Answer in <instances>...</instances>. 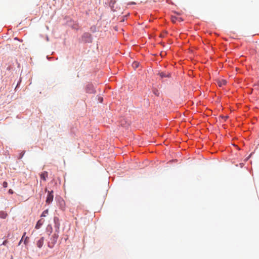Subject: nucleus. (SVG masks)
I'll list each match as a JSON object with an SVG mask.
<instances>
[{
	"instance_id": "nucleus-19",
	"label": "nucleus",
	"mask_w": 259,
	"mask_h": 259,
	"mask_svg": "<svg viewBox=\"0 0 259 259\" xmlns=\"http://www.w3.org/2000/svg\"><path fill=\"white\" fill-rule=\"evenodd\" d=\"M22 240H23V239H21V240L19 241V243H18V245H20L21 244V242H22Z\"/></svg>"
},
{
	"instance_id": "nucleus-2",
	"label": "nucleus",
	"mask_w": 259,
	"mask_h": 259,
	"mask_svg": "<svg viewBox=\"0 0 259 259\" xmlns=\"http://www.w3.org/2000/svg\"><path fill=\"white\" fill-rule=\"evenodd\" d=\"M40 179L44 181L47 180L48 177V173L47 171H45L40 174Z\"/></svg>"
},
{
	"instance_id": "nucleus-4",
	"label": "nucleus",
	"mask_w": 259,
	"mask_h": 259,
	"mask_svg": "<svg viewBox=\"0 0 259 259\" xmlns=\"http://www.w3.org/2000/svg\"><path fill=\"white\" fill-rule=\"evenodd\" d=\"M87 92L89 93H94V87L91 84H89L87 87Z\"/></svg>"
},
{
	"instance_id": "nucleus-10",
	"label": "nucleus",
	"mask_w": 259,
	"mask_h": 259,
	"mask_svg": "<svg viewBox=\"0 0 259 259\" xmlns=\"http://www.w3.org/2000/svg\"><path fill=\"white\" fill-rule=\"evenodd\" d=\"M48 214V209H46L42 212V213L41 215V217H46V215Z\"/></svg>"
},
{
	"instance_id": "nucleus-16",
	"label": "nucleus",
	"mask_w": 259,
	"mask_h": 259,
	"mask_svg": "<svg viewBox=\"0 0 259 259\" xmlns=\"http://www.w3.org/2000/svg\"><path fill=\"white\" fill-rule=\"evenodd\" d=\"M26 232H24V234H23V236H22V238H21L22 239H23L25 237V235H26Z\"/></svg>"
},
{
	"instance_id": "nucleus-6",
	"label": "nucleus",
	"mask_w": 259,
	"mask_h": 259,
	"mask_svg": "<svg viewBox=\"0 0 259 259\" xmlns=\"http://www.w3.org/2000/svg\"><path fill=\"white\" fill-rule=\"evenodd\" d=\"M159 75H160V76L161 77V78H163V77H170V73H165V72H160L159 73Z\"/></svg>"
},
{
	"instance_id": "nucleus-17",
	"label": "nucleus",
	"mask_w": 259,
	"mask_h": 259,
	"mask_svg": "<svg viewBox=\"0 0 259 259\" xmlns=\"http://www.w3.org/2000/svg\"><path fill=\"white\" fill-rule=\"evenodd\" d=\"M9 193H10V194H13V192L12 190H11V189H10V190H9Z\"/></svg>"
},
{
	"instance_id": "nucleus-12",
	"label": "nucleus",
	"mask_w": 259,
	"mask_h": 259,
	"mask_svg": "<svg viewBox=\"0 0 259 259\" xmlns=\"http://www.w3.org/2000/svg\"><path fill=\"white\" fill-rule=\"evenodd\" d=\"M28 237H25V240H24V243L25 244H26H26H27V243H28Z\"/></svg>"
},
{
	"instance_id": "nucleus-1",
	"label": "nucleus",
	"mask_w": 259,
	"mask_h": 259,
	"mask_svg": "<svg viewBox=\"0 0 259 259\" xmlns=\"http://www.w3.org/2000/svg\"><path fill=\"white\" fill-rule=\"evenodd\" d=\"M48 196H47L46 202L47 203L50 204V203H51L53 201V199H54L53 191H52V190L51 191H48Z\"/></svg>"
},
{
	"instance_id": "nucleus-3",
	"label": "nucleus",
	"mask_w": 259,
	"mask_h": 259,
	"mask_svg": "<svg viewBox=\"0 0 259 259\" xmlns=\"http://www.w3.org/2000/svg\"><path fill=\"white\" fill-rule=\"evenodd\" d=\"M44 241V237H42L37 241L36 245L38 248H41L43 244Z\"/></svg>"
},
{
	"instance_id": "nucleus-11",
	"label": "nucleus",
	"mask_w": 259,
	"mask_h": 259,
	"mask_svg": "<svg viewBox=\"0 0 259 259\" xmlns=\"http://www.w3.org/2000/svg\"><path fill=\"white\" fill-rule=\"evenodd\" d=\"M116 1V0H110V2H109V5H113L115 3Z\"/></svg>"
},
{
	"instance_id": "nucleus-13",
	"label": "nucleus",
	"mask_w": 259,
	"mask_h": 259,
	"mask_svg": "<svg viewBox=\"0 0 259 259\" xmlns=\"http://www.w3.org/2000/svg\"><path fill=\"white\" fill-rule=\"evenodd\" d=\"M3 186L4 188H7L8 187V183L6 182H4L3 183Z\"/></svg>"
},
{
	"instance_id": "nucleus-15",
	"label": "nucleus",
	"mask_w": 259,
	"mask_h": 259,
	"mask_svg": "<svg viewBox=\"0 0 259 259\" xmlns=\"http://www.w3.org/2000/svg\"><path fill=\"white\" fill-rule=\"evenodd\" d=\"M133 66H135V67H138V63H137V62H134V63H133Z\"/></svg>"
},
{
	"instance_id": "nucleus-20",
	"label": "nucleus",
	"mask_w": 259,
	"mask_h": 259,
	"mask_svg": "<svg viewBox=\"0 0 259 259\" xmlns=\"http://www.w3.org/2000/svg\"><path fill=\"white\" fill-rule=\"evenodd\" d=\"M227 118H228V117L226 116V117H224V119H227Z\"/></svg>"
},
{
	"instance_id": "nucleus-7",
	"label": "nucleus",
	"mask_w": 259,
	"mask_h": 259,
	"mask_svg": "<svg viewBox=\"0 0 259 259\" xmlns=\"http://www.w3.org/2000/svg\"><path fill=\"white\" fill-rule=\"evenodd\" d=\"M227 81L225 80H222L218 81V84L220 87L225 85Z\"/></svg>"
},
{
	"instance_id": "nucleus-22",
	"label": "nucleus",
	"mask_w": 259,
	"mask_h": 259,
	"mask_svg": "<svg viewBox=\"0 0 259 259\" xmlns=\"http://www.w3.org/2000/svg\"><path fill=\"white\" fill-rule=\"evenodd\" d=\"M47 191H48V190H47V188H46V189H45V191H46V192H47Z\"/></svg>"
},
{
	"instance_id": "nucleus-21",
	"label": "nucleus",
	"mask_w": 259,
	"mask_h": 259,
	"mask_svg": "<svg viewBox=\"0 0 259 259\" xmlns=\"http://www.w3.org/2000/svg\"><path fill=\"white\" fill-rule=\"evenodd\" d=\"M102 100H103V98H101V99H100V101H101V102H102Z\"/></svg>"
},
{
	"instance_id": "nucleus-5",
	"label": "nucleus",
	"mask_w": 259,
	"mask_h": 259,
	"mask_svg": "<svg viewBox=\"0 0 259 259\" xmlns=\"http://www.w3.org/2000/svg\"><path fill=\"white\" fill-rule=\"evenodd\" d=\"M44 222V221L42 220H39L37 224H36V226H35V229H38L40 228V227L42 225L43 223Z\"/></svg>"
},
{
	"instance_id": "nucleus-9",
	"label": "nucleus",
	"mask_w": 259,
	"mask_h": 259,
	"mask_svg": "<svg viewBox=\"0 0 259 259\" xmlns=\"http://www.w3.org/2000/svg\"><path fill=\"white\" fill-rule=\"evenodd\" d=\"M171 20L173 23H176L178 20V17L177 16H172L171 17Z\"/></svg>"
},
{
	"instance_id": "nucleus-8",
	"label": "nucleus",
	"mask_w": 259,
	"mask_h": 259,
	"mask_svg": "<svg viewBox=\"0 0 259 259\" xmlns=\"http://www.w3.org/2000/svg\"><path fill=\"white\" fill-rule=\"evenodd\" d=\"M58 235H57L56 234H54L53 235L52 239V241H53V242L54 244L56 243L57 239H58Z\"/></svg>"
},
{
	"instance_id": "nucleus-14",
	"label": "nucleus",
	"mask_w": 259,
	"mask_h": 259,
	"mask_svg": "<svg viewBox=\"0 0 259 259\" xmlns=\"http://www.w3.org/2000/svg\"><path fill=\"white\" fill-rule=\"evenodd\" d=\"M8 243V241L7 240H5L3 242V245H6Z\"/></svg>"
},
{
	"instance_id": "nucleus-18",
	"label": "nucleus",
	"mask_w": 259,
	"mask_h": 259,
	"mask_svg": "<svg viewBox=\"0 0 259 259\" xmlns=\"http://www.w3.org/2000/svg\"><path fill=\"white\" fill-rule=\"evenodd\" d=\"M178 21H183V20L182 19V18H179V17H178Z\"/></svg>"
}]
</instances>
